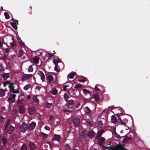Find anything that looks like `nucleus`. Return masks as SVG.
Segmentation results:
<instances>
[{"label": "nucleus", "mask_w": 150, "mask_h": 150, "mask_svg": "<svg viewBox=\"0 0 150 150\" xmlns=\"http://www.w3.org/2000/svg\"><path fill=\"white\" fill-rule=\"evenodd\" d=\"M69 87V86L68 85H64L62 87V90L64 91H68L69 89V88H68Z\"/></svg>", "instance_id": "bb28decb"}, {"label": "nucleus", "mask_w": 150, "mask_h": 150, "mask_svg": "<svg viewBox=\"0 0 150 150\" xmlns=\"http://www.w3.org/2000/svg\"><path fill=\"white\" fill-rule=\"evenodd\" d=\"M82 91L83 93L86 94V93H88L89 94H91V91L88 90L85 88H83L82 89Z\"/></svg>", "instance_id": "4c0bfd02"}, {"label": "nucleus", "mask_w": 150, "mask_h": 150, "mask_svg": "<svg viewBox=\"0 0 150 150\" xmlns=\"http://www.w3.org/2000/svg\"><path fill=\"white\" fill-rule=\"evenodd\" d=\"M45 106L47 108L50 109L52 106V104L47 102L45 103Z\"/></svg>", "instance_id": "a878e982"}, {"label": "nucleus", "mask_w": 150, "mask_h": 150, "mask_svg": "<svg viewBox=\"0 0 150 150\" xmlns=\"http://www.w3.org/2000/svg\"><path fill=\"white\" fill-rule=\"evenodd\" d=\"M57 125H60L61 124L60 121H57Z\"/></svg>", "instance_id": "680f3d73"}, {"label": "nucleus", "mask_w": 150, "mask_h": 150, "mask_svg": "<svg viewBox=\"0 0 150 150\" xmlns=\"http://www.w3.org/2000/svg\"><path fill=\"white\" fill-rule=\"evenodd\" d=\"M129 135L131 137L128 136L126 137L125 138L123 139L122 142L124 143H130L133 141V138L134 137V134L133 133H130Z\"/></svg>", "instance_id": "f03ea898"}, {"label": "nucleus", "mask_w": 150, "mask_h": 150, "mask_svg": "<svg viewBox=\"0 0 150 150\" xmlns=\"http://www.w3.org/2000/svg\"><path fill=\"white\" fill-rule=\"evenodd\" d=\"M30 87V84H28L25 85L23 89L25 90H28Z\"/></svg>", "instance_id": "79ce46f5"}, {"label": "nucleus", "mask_w": 150, "mask_h": 150, "mask_svg": "<svg viewBox=\"0 0 150 150\" xmlns=\"http://www.w3.org/2000/svg\"><path fill=\"white\" fill-rule=\"evenodd\" d=\"M61 138L60 135L57 134H54L53 135V140L57 141L60 142L61 140Z\"/></svg>", "instance_id": "9b49d317"}, {"label": "nucleus", "mask_w": 150, "mask_h": 150, "mask_svg": "<svg viewBox=\"0 0 150 150\" xmlns=\"http://www.w3.org/2000/svg\"><path fill=\"white\" fill-rule=\"evenodd\" d=\"M95 134V133L93 130H91L88 132L87 134V136L89 137L92 138L94 137Z\"/></svg>", "instance_id": "a211bd4d"}, {"label": "nucleus", "mask_w": 150, "mask_h": 150, "mask_svg": "<svg viewBox=\"0 0 150 150\" xmlns=\"http://www.w3.org/2000/svg\"><path fill=\"white\" fill-rule=\"evenodd\" d=\"M92 98L94 99L95 101H98L100 100V97L98 94H93Z\"/></svg>", "instance_id": "4be33fe9"}, {"label": "nucleus", "mask_w": 150, "mask_h": 150, "mask_svg": "<svg viewBox=\"0 0 150 150\" xmlns=\"http://www.w3.org/2000/svg\"><path fill=\"white\" fill-rule=\"evenodd\" d=\"M80 139H81V140H83L85 139L84 136L83 135H82L80 137Z\"/></svg>", "instance_id": "e2e57ef3"}, {"label": "nucleus", "mask_w": 150, "mask_h": 150, "mask_svg": "<svg viewBox=\"0 0 150 150\" xmlns=\"http://www.w3.org/2000/svg\"><path fill=\"white\" fill-rule=\"evenodd\" d=\"M58 91L55 88H52L51 90V93L52 94H57Z\"/></svg>", "instance_id": "f704fd0d"}, {"label": "nucleus", "mask_w": 150, "mask_h": 150, "mask_svg": "<svg viewBox=\"0 0 150 150\" xmlns=\"http://www.w3.org/2000/svg\"><path fill=\"white\" fill-rule=\"evenodd\" d=\"M15 127L11 125H10L8 129L7 132L8 134H11L12 132L14 130Z\"/></svg>", "instance_id": "6ab92c4d"}, {"label": "nucleus", "mask_w": 150, "mask_h": 150, "mask_svg": "<svg viewBox=\"0 0 150 150\" xmlns=\"http://www.w3.org/2000/svg\"><path fill=\"white\" fill-rule=\"evenodd\" d=\"M46 78L47 82L49 83H53L55 81V78L51 75H46Z\"/></svg>", "instance_id": "7ed1b4c3"}, {"label": "nucleus", "mask_w": 150, "mask_h": 150, "mask_svg": "<svg viewBox=\"0 0 150 150\" xmlns=\"http://www.w3.org/2000/svg\"><path fill=\"white\" fill-rule=\"evenodd\" d=\"M33 101L36 104H37L39 103V100L37 98V96H33Z\"/></svg>", "instance_id": "2f4dec72"}, {"label": "nucleus", "mask_w": 150, "mask_h": 150, "mask_svg": "<svg viewBox=\"0 0 150 150\" xmlns=\"http://www.w3.org/2000/svg\"><path fill=\"white\" fill-rule=\"evenodd\" d=\"M15 22V23L16 24H17V25H18V20H15V21H14Z\"/></svg>", "instance_id": "0e129e2a"}, {"label": "nucleus", "mask_w": 150, "mask_h": 150, "mask_svg": "<svg viewBox=\"0 0 150 150\" xmlns=\"http://www.w3.org/2000/svg\"><path fill=\"white\" fill-rule=\"evenodd\" d=\"M10 120L8 119L6 121L5 124L4 125L5 129H7L9 124L10 123Z\"/></svg>", "instance_id": "c85d7f7f"}, {"label": "nucleus", "mask_w": 150, "mask_h": 150, "mask_svg": "<svg viewBox=\"0 0 150 150\" xmlns=\"http://www.w3.org/2000/svg\"><path fill=\"white\" fill-rule=\"evenodd\" d=\"M94 90L96 92L101 91L102 93H104L105 91V89H103V90H101L100 88L97 87V86H96L95 87Z\"/></svg>", "instance_id": "c756f323"}, {"label": "nucleus", "mask_w": 150, "mask_h": 150, "mask_svg": "<svg viewBox=\"0 0 150 150\" xmlns=\"http://www.w3.org/2000/svg\"><path fill=\"white\" fill-rule=\"evenodd\" d=\"M47 54L48 55V57H52L54 56V54H50L49 53H47Z\"/></svg>", "instance_id": "864d4df0"}, {"label": "nucleus", "mask_w": 150, "mask_h": 150, "mask_svg": "<svg viewBox=\"0 0 150 150\" xmlns=\"http://www.w3.org/2000/svg\"><path fill=\"white\" fill-rule=\"evenodd\" d=\"M28 146L30 150H35L36 148V146L33 142H30L28 144Z\"/></svg>", "instance_id": "9d476101"}, {"label": "nucleus", "mask_w": 150, "mask_h": 150, "mask_svg": "<svg viewBox=\"0 0 150 150\" xmlns=\"http://www.w3.org/2000/svg\"><path fill=\"white\" fill-rule=\"evenodd\" d=\"M114 136L117 139H119L120 137V136L118 134L115 132L114 133Z\"/></svg>", "instance_id": "49530a36"}, {"label": "nucleus", "mask_w": 150, "mask_h": 150, "mask_svg": "<svg viewBox=\"0 0 150 150\" xmlns=\"http://www.w3.org/2000/svg\"><path fill=\"white\" fill-rule=\"evenodd\" d=\"M38 75L41 77V79L42 82H44L45 81V77L44 74L42 71H39L38 72Z\"/></svg>", "instance_id": "dca6fc26"}, {"label": "nucleus", "mask_w": 150, "mask_h": 150, "mask_svg": "<svg viewBox=\"0 0 150 150\" xmlns=\"http://www.w3.org/2000/svg\"><path fill=\"white\" fill-rule=\"evenodd\" d=\"M12 39L13 41L12 42H10V44L11 47H13L16 45V41L14 40V38H12Z\"/></svg>", "instance_id": "b1692460"}, {"label": "nucleus", "mask_w": 150, "mask_h": 150, "mask_svg": "<svg viewBox=\"0 0 150 150\" xmlns=\"http://www.w3.org/2000/svg\"><path fill=\"white\" fill-rule=\"evenodd\" d=\"M1 140L2 141L3 145L5 146V144L7 142V139L5 136H3L1 138Z\"/></svg>", "instance_id": "473e14b6"}, {"label": "nucleus", "mask_w": 150, "mask_h": 150, "mask_svg": "<svg viewBox=\"0 0 150 150\" xmlns=\"http://www.w3.org/2000/svg\"><path fill=\"white\" fill-rule=\"evenodd\" d=\"M9 50L8 48L5 49L4 51L6 53H8L9 52Z\"/></svg>", "instance_id": "13d9d810"}, {"label": "nucleus", "mask_w": 150, "mask_h": 150, "mask_svg": "<svg viewBox=\"0 0 150 150\" xmlns=\"http://www.w3.org/2000/svg\"><path fill=\"white\" fill-rule=\"evenodd\" d=\"M33 62L35 64H38L39 62V58L38 57L35 56L32 59Z\"/></svg>", "instance_id": "412c9836"}, {"label": "nucleus", "mask_w": 150, "mask_h": 150, "mask_svg": "<svg viewBox=\"0 0 150 150\" xmlns=\"http://www.w3.org/2000/svg\"><path fill=\"white\" fill-rule=\"evenodd\" d=\"M65 147L66 150H70L71 149V146L68 144H66L65 145Z\"/></svg>", "instance_id": "37998d69"}, {"label": "nucleus", "mask_w": 150, "mask_h": 150, "mask_svg": "<svg viewBox=\"0 0 150 150\" xmlns=\"http://www.w3.org/2000/svg\"><path fill=\"white\" fill-rule=\"evenodd\" d=\"M23 52L21 50V51H19V57H22V56L23 55Z\"/></svg>", "instance_id": "603ef678"}, {"label": "nucleus", "mask_w": 150, "mask_h": 150, "mask_svg": "<svg viewBox=\"0 0 150 150\" xmlns=\"http://www.w3.org/2000/svg\"><path fill=\"white\" fill-rule=\"evenodd\" d=\"M128 120L127 119H124L123 120V121L124 122H126V123L127 122H128Z\"/></svg>", "instance_id": "69168bd1"}, {"label": "nucleus", "mask_w": 150, "mask_h": 150, "mask_svg": "<svg viewBox=\"0 0 150 150\" xmlns=\"http://www.w3.org/2000/svg\"><path fill=\"white\" fill-rule=\"evenodd\" d=\"M57 64H58V63H60L61 62H62L61 61L60 59H57Z\"/></svg>", "instance_id": "338daca9"}, {"label": "nucleus", "mask_w": 150, "mask_h": 150, "mask_svg": "<svg viewBox=\"0 0 150 150\" xmlns=\"http://www.w3.org/2000/svg\"><path fill=\"white\" fill-rule=\"evenodd\" d=\"M36 125V123L33 121L29 124L28 126V128L30 130H33L35 128Z\"/></svg>", "instance_id": "1a4fd4ad"}, {"label": "nucleus", "mask_w": 150, "mask_h": 150, "mask_svg": "<svg viewBox=\"0 0 150 150\" xmlns=\"http://www.w3.org/2000/svg\"><path fill=\"white\" fill-rule=\"evenodd\" d=\"M16 94H11L8 98V100L10 101L11 103H13L15 100Z\"/></svg>", "instance_id": "2eb2a0df"}, {"label": "nucleus", "mask_w": 150, "mask_h": 150, "mask_svg": "<svg viewBox=\"0 0 150 150\" xmlns=\"http://www.w3.org/2000/svg\"><path fill=\"white\" fill-rule=\"evenodd\" d=\"M105 138L103 137H101L99 139L98 144L100 146H101L105 143Z\"/></svg>", "instance_id": "4468645a"}, {"label": "nucleus", "mask_w": 150, "mask_h": 150, "mask_svg": "<svg viewBox=\"0 0 150 150\" xmlns=\"http://www.w3.org/2000/svg\"><path fill=\"white\" fill-rule=\"evenodd\" d=\"M123 145L119 144L115 146V150H128L124 147Z\"/></svg>", "instance_id": "6e6552de"}, {"label": "nucleus", "mask_w": 150, "mask_h": 150, "mask_svg": "<svg viewBox=\"0 0 150 150\" xmlns=\"http://www.w3.org/2000/svg\"><path fill=\"white\" fill-rule=\"evenodd\" d=\"M19 43L22 46H24L25 45L24 43L22 41H19Z\"/></svg>", "instance_id": "3c124183"}, {"label": "nucleus", "mask_w": 150, "mask_h": 150, "mask_svg": "<svg viewBox=\"0 0 150 150\" xmlns=\"http://www.w3.org/2000/svg\"><path fill=\"white\" fill-rule=\"evenodd\" d=\"M87 78H86L83 77V78H79L78 79V81L79 82H84L86 81Z\"/></svg>", "instance_id": "ea45409f"}, {"label": "nucleus", "mask_w": 150, "mask_h": 150, "mask_svg": "<svg viewBox=\"0 0 150 150\" xmlns=\"http://www.w3.org/2000/svg\"><path fill=\"white\" fill-rule=\"evenodd\" d=\"M41 136L43 139H47L48 137V135L43 132L41 133Z\"/></svg>", "instance_id": "7c9ffc66"}, {"label": "nucleus", "mask_w": 150, "mask_h": 150, "mask_svg": "<svg viewBox=\"0 0 150 150\" xmlns=\"http://www.w3.org/2000/svg\"><path fill=\"white\" fill-rule=\"evenodd\" d=\"M80 122V119L79 118L76 117L73 120V122L76 127H79Z\"/></svg>", "instance_id": "39448f33"}, {"label": "nucleus", "mask_w": 150, "mask_h": 150, "mask_svg": "<svg viewBox=\"0 0 150 150\" xmlns=\"http://www.w3.org/2000/svg\"><path fill=\"white\" fill-rule=\"evenodd\" d=\"M76 74V73L74 72H71L70 74L68 75V78L70 79H72L74 78L75 75Z\"/></svg>", "instance_id": "393cba45"}, {"label": "nucleus", "mask_w": 150, "mask_h": 150, "mask_svg": "<svg viewBox=\"0 0 150 150\" xmlns=\"http://www.w3.org/2000/svg\"><path fill=\"white\" fill-rule=\"evenodd\" d=\"M81 85L80 84H77V85H75V86L74 87V88H81Z\"/></svg>", "instance_id": "8fccbe9b"}, {"label": "nucleus", "mask_w": 150, "mask_h": 150, "mask_svg": "<svg viewBox=\"0 0 150 150\" xmlns=\"http://www.w3.org/2000/svg\"><path fill=\"white\" fill-rule=\"evenodd\" d=\"M53 62L55 64V65L56 64L57 65L58 67H59V68H60V65H59L58 64H57V59H53Z\"/></svg>", "instance_id": "a19ab883"}, {"label": "nucleus", "mask_w": 150, "mask_h": 150, "mask_svg": "<svg viewBox=\"0 0 150 150\" xmlns=\"http://www.w3.org/2000/svg\"><path fill=\"white\" fill-rule=\"evenodd\" d=\"M64 112L65 113H67V114L68 115L69 114V113L71 112L72 111L70 110H68L67 109H65L64 111Z\"/></svg>", "instance_id": "09e8293b"}, {"label": "nucleus", "mask_w": 150, "mask_h": 150, "mask_svg": "<svg viewBox=\"0 0 150 150\" xmlns=\"http://www.w3.org/2000/svg\"><path fill=\"white\" fill-rule=\"evenodd\" d=\"M2 77L4 79L6 80L7 79L9 78L10 75L9 73H4L2 74Z\"/></svg>", "instance_id": "5701e85b"}, {"label": "nucleus", "mask_w": 150, "mask_h": 150, "mask_svg": "<svg viewBox=\"0 0 150 150\" xmlns=\"http://www.w3.org/2000/svg\"><path fill=\"white\" fill-rule=\"evenodd\" d=\"M33 65H30L29 66V68H28V71L29 72H32L33 71V69L32 67Z\"/></svg>", "instance_id": "de8ad7c7"}, {"label": "nucleus", "mask_w": 150, "mask_h": 150, "mask_svg": "<svg viewBox=\"0 0 150 150\" xmlns=\"http://www.w3.org/2000/svg\"><path fill=\"white\" fill-rule=\"evenodd\" d=\"M3 46L2 42L0 40V47H1Z\"/></svg>", "instance_id": "774afa93"}, {"label": "nucleus", "mask_w": 150, "mask_h": 150, "mask_svg": "<svg viewBox=\"0 0 150 150\" xmlns=\"http://www.w3.org/2000/svg\"><path fill=\"white\" fill-rule=\"evenodd\" d=\"M32 75L31 74H24L23 75L21 80L25 81L27 79H30L32 77Z\"/></svg>", "instance_id": "0eeeda50"}, {"label": "nucleus", "mask_w": 150, "mask_h": 150, "mask_svg": "<svg viewBox=\"0 0 150 150\" xmlns=\"http://www.w3.org/2000/svg\"><path fill=\"white\" fill-rule=\"evenodd\" d=\"M71 94H64V97L67 101L71 97Z\"/></svg>", "instance_id": "c9c22d12"}, {"label": "nucleus", "mask_w": 150, "mask_h": 150, "mask_svg": "<svg viewBox=\"0 0 150 150\" xmlns=\"http://www.w3.org/2000/svg\"><path fill=\"white\" fill-rule=\"evenodd\" d=\"M4 15L5 16V18L6 19H8L9 18V15L7 12H5L4 13Z\"/></svg>", "instance_id": "a18cd8bd"}, {"label": "nucleus", "mask_w": 150, "mask_h": 150, "mask_svg": "<svg viewBox=\"0 0 150 150\" xmlns=\"http://www.w3.org/2000/svg\"><path fill=\"white\" fill-rule=\"evenodd\" d=\"M61 68H62L60 67V68H59L58 67V65L57 64H56L55 65V67L54 68V70L57 72H58L59 71V70Z\"/></svg>", "instance_id": "c03bdc74"}, {"label": "nucleus", "mask_w": 150, "mask_h": 150, "mask_svg": "<svg viewBox=\"0 0 150 150\" xmlns=\"http://www.w3.org/2000/svg\"><path fill=\"white\" fill-rule=\"evenodd\" d=\"M10 24L14 29L15 30L17 29V26L15 24V23L13 22H11L10 23Z\"/></svg>", "instance_id": "e433bc0d"}, {"label": "nucleus", "mask_w": 150, "mask_h": 150, "mask_svg": "<svg viewBox=\"0 0 150 150\" xmlns=\"http://www.w3.org/2000/svg\"><path fill=\"white\" fill-rule=\"evenodd\" d=\"M74 103V100H70L67 103L66 105L68 108H72Z\"/></svg>", "instance_id": "f8f14e48"}, {"label": "nucleus", "mask_w": 150, "mask_h": 150, "mask_svg": "<svg viewBox=\"0 0 150 150\" xmlns=\"http://www.w3.org/2000/svg\"><path fill=\"white\" fill-rule=\"evenodd\" d=\"M21 131L23 133L25 132L28 128V125L25 122H23L20 126Z\"/></svg>", "instance_id": "20e7f679"}, {"label": "nucleus", "mask_w": 150, "mask_h": 150, "mask_svg": "<svg viewBox=\"0 0 150 150\" xmlns=\"http://www.w3.org/2000/svg\"><path fill=\"white\" fill-rule=\"evenodd\" d=\"M21 150H27V146L25 144H23L21 147Z\"/></svg>", "instance_id": "58836bf2"}, {"label": "nucleus", "mask_w": 150, "mask_h": 150, "mask_svg": "<svg viewBox=\"0 0 150 150\" xmlns=\"http://www.w3.org/2000/svg\"><path fill=\"white\" fill-rule=\"evenodd\" d=\"M120 121L121 122V124L123 125H125L126 124V122H124L122 121V120L120 119Z\"/></svg>", "instance_id": "5fc2aeb1"}, {"label": "nucleus", "mask_w": 150, "mask_h": 150, "mask_svg": "<svg viewBox=\"0 0 150 150\" xmlns=\"http://www.w3.org/2000/svg\"><path fill=\"white\" fill-rule=\"evenodd\" d=\"M117 121V119L116 117L114 115H112L111 117V122L115 124Z\"/></svg>", "instance_id": "aec40b11"}, {"label": "nucleus", "mask_w": 150, "mask_h": 150, "mask_svg": "<svg viewBox=\"0 0 150 150\" xmlns=\"http://www.w3.org/2000/svg\"><path fill=\"white\" fill-rule=\"evenodd\" d=\"M19 112L21 114H23L25 111V108L23 105H20L18 108Z\"/></svg>", "instance_id": "f3484780"}, {"label": "nucleus", "mask_w": 150, "mask_h": 150, "mask_svg": "<svg viewBox=\"0 0 150 150\" xmlns=\"http://www.w3.org/2000/svg\"><path fill=\"white\" fill-rule=\"evenodd\" d=\"M44 128L47 130H49L50 129V127L47 126H45L44 127Z\"/></svg>", "instance_id": "6e6d98bb"}, {"label": "nucleus", "mask_w": 150, "mask_h": 150, "mask_svg": "<svg viewBox=\"0 0 150 150\" xmlns=\"http://www.w3.org/2000/svg\"><path fill=\"white\" fill-rule=\"evenodd\" d=\"M3 63H0V71H1L2 69Z\"/></svg>", "instance_id": "bf43d9fd"}, {"label": "nucleus", "mask_w": 150, "mask_h": 150, "mask_svg": "<svg viewBox=\"0 0 150 150\" xmlns=\"http://www.w3.org/2000/svg\"><path fill=\"white\" fill-rule=\"evenodd\" d=\"M80 105V103H78L76 104V105H75V107L78 108L79 107V106Z\"/></svg>", "instance_id": "4d7b16f0"}, {"label": "nucleus", "mask_w": 150, "mask_h": 150, "mask_svg": "<svg viewBox=\"0 0 150 150\" xmlns=\"http://www.w3.org/2000/svg\"><path fill=\"white\" fill-rule=\"evenodd\" d=\"M84 111L86 113H91V111L88 107H86L85 108Z\"/></svg>", "instance_id": "72a5a7b5"}, {"label": "nucleus", "mask_w": 150, "mask_h": 150, "mask_svg": "<svg viewBox=\"0 0 150 150\" xmlns=\"http://www.w3.org/2000/svg\"><path fill=\"white\" fill-rule=\"evenodd\" d=\"M4 86L6 87L8 84H9L8 86V88L10 89V92L11 93H19V91L18 90H15L14 88V83H11L9 81H7L3 83Z\"/></svg>", "instance_id": "f257e3e1"}, {"label": "nucleus", "mask_w": 150, "mask_h": 150, "mask_svg": "<svg viewBox=\"0 0 150 150\" xmlns=\"http://www.w3.org/2000/svg\"><path fill=\"white\" fill-rule=\"evenodd\" d=\"M115 108L112 105L108 107V109H114Z\"/></svg>", "instance_id": "052dcab7"}, {"label": "nucleus", "mask_w": 150, "mask_h": 150, "mask_svg": "<svg viewBox=\"0 0 150 150\" xmlns=\"http://www.w3.org/2000/svg\"><path fill=\"white\" fill-rule=\"evenodd\" d=\"M36 108L34 106H32L30 107L28 109V113L30 115H33L35 113L36 111Z\"/></svg>", "instance_id": "423d86ee"}, {"label": "nucleus", "mask_w": 150, "mask_h": 150, "mask_svg": "<svg viewBox=\"0 0 150 150\" xmlns=\"http://www.w3.org/2000/svg\"><path fill=\"white\" fill-rule=\"evenodd\" d=\"M103 147L105 149H108V150H115V146L114 147L109 146L108 147L105 146H103Z\"/></svg>", "instance_id": "cd10ccee"}, {"label": "nucleus", "mask_w": 150, "mask_h": 150, "mask_svg": "<svg viewBox=\"0 0 150 150\" xmlns=\"http://www.w3.org/2000/svg\"><path fill=\"white\" fill-rule=\"evenodd\" d=\"M104 130L103 129H101L98 131L97 133L96 136V139H98L104 133Z\"/></svg>", "instance_id": "ddd939ff"}]
</instances>
